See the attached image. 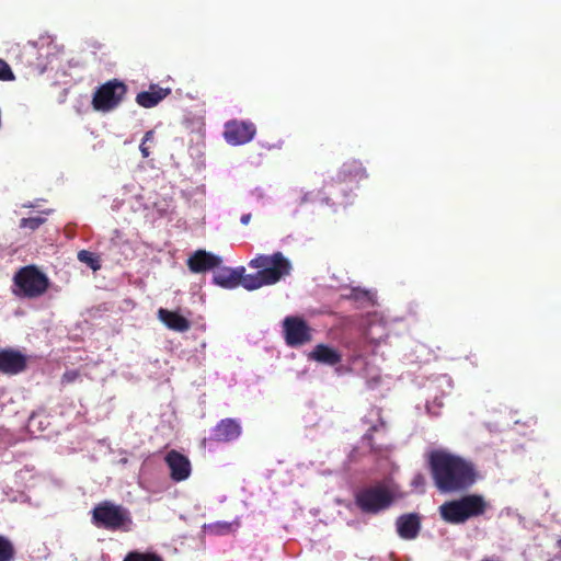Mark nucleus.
Returning a JSON list of instances; mask_svg holds the SVG:
<instances>
[{"label": "nucleus", "mask_w": 561, "mask_h": 561, "mask_svg": "<svg viewBox=\"0 0 561 561\" xmlns=\"http://www.w3.org/2000/svg\"><path fill=\"white\" fill-rule=\"evenodd\" d=\"M379 427H385L383 421H380L378 425H371L367 433L363 436V439L367 442V445L369 446L370 451L373 453H380L382 450V448L376 446L374 442V433L377 432Z\"/></svg>", "instance_id": "obj_25"}, {"label": "nucleus", "mask_w": 561, "mask_h": 561, "mask_svg": "<svg viewBox=\"0 0 561 561\" xmlns=\"http://www.w3.org/2000/svg\"><path fill=\"white\" fill-rule=\"evenodd\" d=\"M241 435V425L234 419H224L211 430L209 440L216 443H229Z\"/></svg>", "instance_id": "obj_11"}, {"label": "nucleus", "mask_w": 561, "mask_h": 561, "mask_svg": "<svg viewBox=\"0 0 561 561\" xmlns=\"http://www.w3.org/2000/svg\"><path fill=\"white\" fill-rule=\"evenodd\" d=\"M127 85L118 80L112 79L100 85L92 98V106L99 112H111L115 110L125 99Z\"/></svg>", "instance_id": "obj_6"}, {"label": "nucleus", "mask_w": 561, "mask_h": 561, "mask_svg": "<svg viewBox=\"0 0 561 561\" xmlns=\"http://www.w3.org/2000/svg\"><path fill=\"white\" fill-rule=\"evenodd\" d=\"M397 533L405 540L415 539L421 530V517L416 513H409L399 516L396 520Z\"/></svg>", "instance_id": "obj_13"}, {"label": "nucleus", "mask_w": 561, "mask_h": 561, "mask_svg": "<svg viewBox=\"0 0 561 561\" xmlns=\"http://www.w3.org/2000/svg\"><path fill=\"white\" fill-rule=\"evenodd\" d=\"M239 527L238 522L227 523V522H217L209 525V530L215 535H226L231 531H234Z\"/></svg>", "instance_id": "obj_23"}, {"label": "nucleus", "mask_w": 561, "mask_h": 561, "mask_svg": "<svg viewBox=\"0 0 561 561\" xmlns=\"http://www.w3.org/2000/svg\"><path fill=\"white\" fill-rule=\"evenodd\" d=\"M356 506L365 514H378L393 502V494L383 484H376L358 490L355 494Z\"/></svg>", "instance_id": "obj_5"}, {"label": "nucleus", "mask_w": 561, "mask_h": 561, "mask_svg": "<svg viewBox=\"0 0 561 561\" xmlns=\"http://www.w3.org/2000/svg\"><path fill=\"white\" fill-rule=\"evenodd\" d=\"M414 485H423L424 484V477L422 474H416L413 479Z\"/></svg>", "instance_id": "obj_32"}, {"label": "nucleus", "mask_w": 561, "mask_h": 561, "mask_svg": "<svg viewBox=\"0 0 561 561\" xmlns=\"http://www.w3.org/2000/svg\"><path fill=\"white\" fill-rule=\"evenodd\" d=\"M49 287V280L47 276L37 270V297L43 295Z\"/></svg>", "instance_id": "obj_28"}, {"label": "nucleus", "mask_w": 561, "mask_h": 561, "mask_svg": "<svg viewBox=\"0 0 561 561\" xmlns=\"http://www.w3.org/2000/svg\"><path fill=\"white\" fill-rule=\"evenodd\" d=\"M15 553L13 542L8 537L0 535V561H14Z\"/></svg>", "instance_id": "obj_20"}, {"label": "nucleus", "mask_w": 561, "mask_h": 561, "mask_svg": "<svg viewBox=\"0 0 561 561\" xmlns=\"http://www.w3.org/2000/svg\"><path fill=\"white\" fill-rule=\"evenodd\" d=\"M255 133L253 123L232 121L225 125L224 137L228 144L239 146L251 141Z\"/></svg>", "instance_id": "obj_8"}, {"label": "nucleus", "mask_w": 561, "mask_h": 561, "mask_svg": "<svg viewBox=\"0 0 561 561\" xmlns=\"http://www.w3.org/2000/svg\"><path fill=\"white\" fill-rule=\"evenodd\" d=\"M27 367V357L14 348L0 350V374L14 376L23 373Z\"/></svg>", "instance_id": "obj_9"}, {"label": "nucleus", "mask_w": 561, "mask_h": 561, "mask_svg": "<svg viewBox=\"0 0 561 561\" xmlns=\"http://www.w3.org/2000/svg\"><path fill=\"white\" fill-rule=\"evenodd\" d=\"M14 78V73L9 64L0 58V81H12Z\"/></svg>", "instance_id": "obj_26"}, {"label": "nucleus", "mask_w": 561, "mask_h": 561, "mask_svg": "<svg viewBox=\"0 0 561 561\" xmlns=\"http://www.w3.org/2000/svg\"><path fill=\"white\" fill-rule=\"evenodd\" d=\"M80 377V373L76 369L67 370L61 377V383L68 385L75 382Z\"/></svg>", "instance_id": "obj_29"}, {"label": "nucleus", "mask_w": 561, "mask_h": 561, "mask_svg": "<svg viewBox=\"0 0 561 561\" xmlns=\"http://www.w3.org/2000/svg\"><path fill=\"white\" fill-rule=\"evenodd\" d=\"M251 214H244L241 216L240 221L242 225H248L251 220Z\"/></svg>", "instance_id": "obj_33"}, {"label": "nucleus", "mask_w": 561, "mask_h": 561, "mask_svg": "<svg viewBox=\"0 0 561 561\" xmlns=\"http://www.w3.org/2000/svg\"><path fill=\"white\" fill-rule=\"evenodd\" d=\"M78 260L81 263L87 264L91 270L99 271L101 268L100 257L88 250H81L78 252Z\"/></svg>", "instance_id": "obj_21"}, {"label": "nucleus", "mask_w": 561, "mask_h": 561, "mask_svg": "<svg viewBox=\"0 0 561 561\" xmlns=\"http://www.w3.org/2000/svg\"><path fill=\"white\" fill-rule=\"evenodd\" d=\"M284 339L288 346L298 347L312 340L311 328L300 317L289 316L283 321Z\"/></svg>", "instance_id": "obj_7"}, {"label": "nucleus", "mask_w": 561, "mask_h": 561, "mask_svg": "<svg viewBox=\"0 0 561 561\" xmlns=\"http://www.w3.org/2000/svg\"><path fill=\"white\" fill-rule=\"evenodd\" d=\"M557 546H558V547H559V549L561 550V539H559V540H558Z\"/></svg>", "instance_id": "obj_35"}, {"label": "nucleus", "mask_w": 561, "mask_h": 561, "mask_svg": "<svg viewBox=\"0 0 561 561\" xmlns=\"http://www.w3.org/2000/svg\"><path fill=\"white\" fill-rule=\"evenodd\" d=\"M309 357L316 362L330 366L336 365L342 360L341 354L325 344H318L310 353Z\"/></svg>", "instance_id": "obj_19"}, {"label": "nucleus", "mask_w": 561, "mask_h": 561, "mask_svg": "<svg viewBox=\"0 0 561 561\" xmlns=\"http://www.w3.org/2000/svg\"><path fill=\"white\" fill-rule=\"evenodd\" d=\"M221 264V259L205 250L195 251L187 260V266L193 273H205Z\"/></svg>", "instance_id": "obj_12"}, {"label": "nucleus", "mask_w": 561, "mask_h": 561, "mask_svg": "<svg viewBox=\"0 0 561 561\" xmlns=\"http://www.w3.org/2000/svg\"><path fill=\"white\" fill-rule=\"evenodd\" d=\"M61 51L62 47L57 45L50 35L39 36L37 41V54L38 57H44L47 60L42 70L44 71Z\"/></svg>", "instance_id": "obj_17"}, {"label": "nucleus", "mask_w": 561, "mask_h": 561, "mask_svg": "<svg viewBox=\"0 0 561 561\" xmlns=\"http://www.w3.org/2000/svg\"><path fill=\"white\" fill-rule=\"evenodd\" d=\"M20 227L25 228L30 227L31 229H35V218H22L20 221Z\"/></svg>", "instance_id": "obj_30"}, {"label": "nucleus", "mask_w": 561, "mask_h": 561, "mask_svg": "<svg viewBox=\"0 0 561 561\" xmlns=\"http://www.w3.org/2000/svg\"><path fill=\"white\" fill-rule=\"evenodd\" d=\"M428 466L435 486L442 493H458L470 489L478 479L474 465L446 450H433Z\"/></svg>", "instance_id": "obj_2"}, {"label": "nucleus", "mask_w": 561, "mask_h": 561, "mask_svg": "<svg viewBox=\"0 0 561 561\" xmlns=\"http://www.w3.org/2000/svg\"><path fill=\"white\" fill-rule=\"evenodd\" d=\"M171 93V89L161 88L158 84H150L149 90L141 91L136 95V103L145 108L158 105Z\"/></svg>", "instance_id": "obj_16"}, {"label": "nucleus", "mask_w": 561, "mask_h": 561, "mask_svg": "<svg viewBox=\"0 0 561 561\" xmlns=\"http://www.w3.org/2000/svg\"><path fill=\"white\" fill-rule=\"evenodd\" d=\"M158 317L170 330L186 332L191 328V322L179 312L160 308L158 310Z\"/></svg>", "instance_id": "obj_18"}, {"label": "nucleus", "mask_w": 561, "mask_h": 561, "mask_svg": "<svg viewBox=\"0 0 561 561\" xmlns=\"http://www.w3.org/2000/svg\"><path fill=\"white\" fill-rule=\"evenodd\" d=\"M36 222H37V227L44 222V219H42L41 217L37 216V219H36Z\"/></svg>", "instance_id": "obj_34"}, {"label": "nucleus", "mask_w": 561, "mask_h": 561, "mask_svg": "<svg viewBox=\"0 0 561 561\" xmlns=\"http://www.w3.org/2000/svg\"><path fill=\"white\" fill-rule=\"evenodd\" d=\"M92 524L110 531H129L133 518L128 508L111 501H102L91 512Z\"/></svg>", "instance_id": "obj_4"}, {"label": "nucleus", "mask_w": 561, "mask_h": 561, "mask_svg": "<svg viewBox=\"0 0 561 561\" xmlns=\"http://www.w3.org/2000/svg\"><path fill=\"white\" fill-rule=\"evenodd\" d=\"M165 463L170 469V478L175 482L186 480L192 472L190 459L180 451L172 449L165 455Z\"/></svg>", "instance_id": "obj_10"}, {"label": "nucleus", "mask_w": 561, "mask_h": 561, "mask_svg": "<svg viewBox=\"0 0 561 561\" xmlns=\"http://www.w3.org/2000/svg\"><path fill=\"white\" fill-rule=\"evenodd\" d=\"M18 294L26 297L35 296V265L22 267L14 276Z\"/></svg>", "instance_id": "obj_14"}, {"label": "nucleus", "mask_w": 561, "mask_h": 561, "mask_svg": "<svg viewBox=\"0 0 561 561\" xmlns=\"http://www.w3.org/2000/svg\"><path fill=\"white\" fill-rule=\"evenodd\" d=\"M123 561H164V559L156 552L130 551Z\"/></svg>", "instance_id": "obj_22"}, {"label": "nucleus", "mask_w": 561, "mask_h": 561, "mask_svg": "<svg viewBox=\"0 0 561 561\" xmlns=\"http://www.w3.org/2000/svg\"><path fill=\"white\" fill-rule=\"evenodd\" d=\"M489 503L481 494H466L459 499L446 501L438 507L440 518L451 525L465 524L471 518L485 514Z\"/></svg>", "instance_id": "obj_3"}, {"label": "nucleus", "mask_w": 561, "mask_h": 561, "mask_svg": "<svg viewBox=\"0 0 561 561\" xmlns=\"http://www.w3.org/2000/svg\"><path fill=\"white\" fill-rule=\"evenodd\" d=\"M343 297L357 302H369L371 300V294L362 288H352L350 293Z\"/></svg>", "instance_id": "obj_24"}, {"label": "nucleus", "mask_w": 561, "mask_h": 561, "mask_svg": "<svg viewBox=\"0 0 561 561\" xmlns=\"http://www.w3.org/2000/svg\"><path fill=\"white\" fill-rule=\"evenodd\" d=\"M366 178L367 173L362 163L357 160H351L343 163L336 174V179H333V181L337 183H358Z\"/></svg>", "instance_id": "obj_15"}, {"label": "nucleus", "mask_w": 561, "mask_h": 561, "mask_svg": "<svg viewBox=\"0 0 561 561\" xmlns=\"http://www.w3.org/2000/svg\"><path fill=\"white\" fill-rule=\"evenodd\" d=\"M153 137H154V133L153 130H148L144 138H142V141L139 146V150L142 154L144 158H148L150 156V150H149V147L146 145L148 141H152L153 140Z\"/></svg>", "instance_id": "obj_27"}, {"label": "nucleus", "mask_w": 561, "mask_h": 561, "mask_svg": "<svg viewBox=\"0 0 561 561\" xmlns=\"http://www.w3.org/2000/svg\"><path fill=\"white\" fill-rule=\"evenodd\" d=\"M313 201L312 192L305 193L300 198V204H306Z\"/></svg>", "instance_id": "obj_31"}, {"label": "nucleus", "mask_w": 561, "mask_h": 561, "mask_svg": "<svg viewBox=\"0 0 561 561\" xmlns=\"http://www.w3.org/2000/svg\"><path fill=\"white\" fill-rule=\"evenodd\" d=\"M249 266L257 270V272L245 274L243 266L238 268L224 267L214 273L213 280L216 285L226 289H232L241 285L247 290H255L278 283L291 271L290 261L279 251L271 255L257 254L249 262Z\"/></svg>", "instance_id": "obj_1"}]
</instances>
